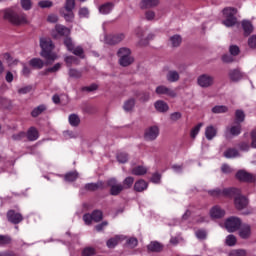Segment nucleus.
Instances as JSON below:
<instances>
[{
    "label": "nucleus",
    "mask_w": 256,
    "mask_h": 256,
    "mask_svg": "<svg viewBox=\"0 0 256 256\" xmlns=\"http://www.w3.org/2000/svg\"><path fill=\"white\" fill-rule=\"evenodd\" d=\"M248 45H249V47H251L252 49H255V47H256V35H253V36H251V37L248 39Z\"/></svg>",
    "instance_id": "69168bd1"
},
{
    "label": "nucleus",
    "mask_w": 256,
    "mask_h": 256,
    "mask_svg": "<svg viewBox=\"0 0 256 256\" xmlns=\"http://www.w3.org/2000/svg\"><path fill=\"white\" fill-rule=\"evenodd\" d=\"M195 235L197 239H207V232L205 230H197Z\"/></svg>",
    "instance_id": "052dcab7"
},
{
    "label": "nucleus",
    "mask_w": 256,
    "mask_h": 256,
    "mask_svg": "<svg viewBox=\"0 0 256 256\" xmlns=\"http://www.w3.org/2000/svg\"><path fill=\"white\" fill-rule=\"evenodd\" d=\"M208 193L209 195H211V197H221V195H226L231 197V195H233L234 193H240V191L236 188H229L224 190L216 188L214 190H209Z\"/></svg>",
    "instance_id": "1a4fd4ad"
},
{
    "label": "nucleus",
    "mask_w": 256,
    "mask_h": 256,
    "mask_svg": "<svg viewBox=\"0 0 256 256\" xmlns=\"http://www.w3.org/2000/svg\"><path fill=\"white\" fill-rule=\"evenodd\" d=\"M64 7L66 11H73L75 9V0H66Z\"/></svg>",
    "instance_id": "4d7b16f0"
},
{
    "label": "nucleus",
    "mask_w": 256,
    "mask_h": 256,
    "mask_svg": "<svg viewBox=\"0 0 256 256\" xmlns=\"http://www.w3.org/2000/svg\"><path fill=\"white\" fill-rule=\"evenodd\" d=\"M228 75L230 80L234 82L241 81V79L244 77L243 72H241L239 69L230 70Z\"/></svg>",
    "instance_id": "aec40b11"
},
{
    "label": "nucleus",
    "mask_w": 256,
    "mask_h": 256,
    "mask_svg": "<svg viewBox=\"0 0 256 256\" xmlns=\"http://www.w3.org/2000/svg\"><path fill=\"white\" fill-rule=\"evenodd\" d=\"M238 229L241 239H249L251 237V225L242 224Z\"/></svg>",
    "instance_id": "f3484780"
},
{
    "label": "nucleus",
    "mask_w": 256,
    "mask_h": 256,
    "mask_svg": "<svg viewBox=\"0 0 256 256\" xmlns=\"http://www.w3.org/2000/svg\"><path fill=\"white\" fill-rule=\"evenodd\" d=\"M65 63L68 65V67H71V65H79V59L75 56H67L65 58Z\"/></svg>",
    "instance_id": "37998d69"
},
{
    "label": "nucleus",
    "mask_w": 256,
    "mask_h": 256,
    "mask_svg": "<svg viewBox=\"0 0 256 256\" xmlns=\"http://www.w3.org/2000/svg\"><path fill=\"white\" fill-rule=\"evenodd\" d=\"M79 17H82V18L89 17V9H87V8H80V10H79Z\"/></svg>",
    "instance_id": "338daca9"
},
{
    "label": "nucleus",
    "mask_w": 256,
    "mask_h": 256,
    "mask_svg": "<svg viewBox=\"0 0 256 256\" xmlns=\"http://www.w3.org/2000/svg\"><path fill=\"white\" fill-rule=\"evenodd\" d=\"M11 237L7 235H0V245H9Z\"/></svg>",
    "instance_id": "13d9d810"
},
{
    "label": "nucleus",
    "mask_w": 256,
    "mask_h": 256,
    "mask_svg": "<svg viewBox=\"0 0 256 256\" xmlns=\"http://www.w3.org/2000/svg\"><path fill=\"white\" fill-rule=\"evenodd\" d=\"M225 243L226 245H228V247H233L237 243V238L235 237V235L230 234L226 237Z\"/></svg>",
    "instance_id": "79ce46f5"
},
{
    "label": "nucleus",
    "mask_w": 256,
    "mask_h": 256,
    "mask_svg": "<svg viewBox=\"0 0 256 256\" xmlns=\"http://www.w3.org/2000/svg\"><path fill=\"white\" fill-rule=\"evenodd\" d=\"M154 107L156 111H159V113H165L169 111V105L163 100L156 101Z\"/></svg>",
    "instance_id": "b1692460"
},
{
    "label": "nucleus",
    "mask_w": 256,
    "mask_h": 256,
    "mask_svg": "<svg viewBox=\"0 0 256 256\" xmlns=\"http://www.w3.org/2000/svg\"><path fill=\"white\" fill-rule=\"evenodd\" d=\"M125 39V34H109L104 36V43L107 45H117V43H121Z\"/></svg>",
    "instance_id": "9b49d317"
},
{
    "label": "nucleus",
    "mask_w": 256,
    "mask_h": 256,
    "mask_svg": "<svg viewBox=\"0 0 256 256\" xmlns=\"http://www.w3.org/2000/svg\"><path fill=\"white\" fill-rule=\"evenodd\" d=\"M246 255L245 250H233L229 253L228 256H244Z\"/></svg>",
    "instance_id": "e2e57ef3"
},
{
    "label": "nucleus",
    "mask_w": 256,
    "mask_h": 256,
    "mask_svg": "<svg viewBox=\"0 0 256 256\" xmlns=\"http://www.w3.org/2000/svg\"><path fill=\"white\" fill-rule=\"evenodd\" d=\"M4 19L12 23L14 27H25L29 21L24 13L17 14V8H7L4 10Z\"/></svg>",
    "instance_id": "f257e3e1"
},
{
    "label": "nucleus",
    "mask_w": 256,
    "mask_h": 256,
    "mask_svg": "<svg viewBox=\"0 0 256 256\" xmlns=\"http://www.w3.org/2000/svg\"><path fill=\"white\" fill-rule=\"evenodd\" d=\"M64 45L69 51H73V48L75 47V44H73V40L69 37L65 38Z\"/></svg>",
    "instance_id": "864d4df0"
},
{
    "label": "nucleus",
    "mask_w": 256,
    "mask_h": 256,
    "mask_svg": "<svg viewBox=\"0 0 256 256\" xmlns=\"http://www.w3.org/2000/svg\"><path fill=\"white\" fill-rule=\"evenodd\" d=\"M63 17L68 23H73V19H75V14L73 13V10L67 11V13H63Z\"/></svg>",
    "instance_id": "3c124183"
},
{
    "label": "nucleus",
    "mask_w": 256,
    "mask_h": 256,
    "mask_svg": "<svg viewBox=\"0 0 256 256\" xmlns=\"http://www.w3.org/2000/svg\"><path fill=\"white\" fill-rule=\"evenodd\" d=\"M163 249V246L161 245V243L159 242H151L149 245H148V251H153V252H159Z\"/></svg>",
    "instance_id": "c9c22d12"
},
{
    "label": "nucleus",
    "mask_w": 256,
    "mask_h": 256,
    "mask_svg": "<svg viewBox=\"0 0 256 256\" xmlns=\"http://www.w3.org/2000/svg\"><path fill=\"white\" fill-rule=\"evenodd\" d=\"M135 182V179L131 176L127 177L124 181H123V187L124 189H131V187H133V183Z\"/></svg>",
    "instance_id": "49530a36"
},
{
    "label": "nucleus",
    "mask_w": 256,
    "mask_h": 256,
    "mask_svg": "<svg viewBox=\"0 0 256 256\" xmlns=\"http://www.w3.org/2000/svg\"><path fill=\"white\" fill-rule=\"evenodd\" d=\"M95 255V248L93 247H86L82 251V256H93Z\"/></svg>",
    "instance_id": "603ef678"
},
{
    "label": "nucleus",
    "mask_w": 256,
    "mask_h": 256,
    "mask_svg": "<svg viewBox=\"0 0 256 256\" xmlns=\"http://www.w3.org/2000/svg\"><path fill=\"white\" fill-rule=\"evenodd\" d=\"M71 34V30L67 26L61 24H56L55 28L52 30V37L54 39H59V37H68Z\"/></svg>",
    "instance_id": "0eeeda50"
},
{
    "label": "nucleus",
    "mask_w": 256,
    "mask_h": 256,
    "mask_svg": "<svg viewBox=\"0 0 256 256\" xmlns=\"http://www.w3.org/2000/svg\"><path fill=\"white\" fill-rule=\"evenodd\" d=\"M159 137V126H150L144 132L146 141H155Z\"/></svg>",
    "instance_id": "f8f14e48"
},
{
    "label": "nucleus",
    "mask_w": 256,
    "mask_h": 256,
    "mask_svg": "<svg viewBox=\"0 0 256 256\" xmlns=\"http://www.w3.org/2000/svg\"><path fill=\"white\" fill-rule=\"evenodd\" d=\"M133 107H135V99H129L124 103L123 109L129 113V111H133Z\"/></svg>",
    "instance_id": "ea45409f"
},
{
    "label": "nucleus",
    "mask_w": 256,
    "mask_h": 256,
    "mask_svg": "<svg viewBox=\"0 0 256 256\" xmlns=\"http://www.w3.org/2000/svg\"><path fill=\"white\" fill-rule=\"evenodd\" d=\"M182 38L180 35H174L170 37V43L172 47H179L181 45Z\"/></svg>",
    "instance_id": "a19ab883"
},
{
    "label": "nucleus",
    "mask_w": 256,
    "mask_h": 256,
    "mask_svg": "<svg viewBox=\"0 0 256 256\" xmlns=\"http://www.w3.org/2000/svg\"><path fill=\"white\" fill-rule=\"evenodd\" d=\"M245 121V112L243 110H236L235 112V123H238L241 125Z\"/></svg>",
    "instance_id": "e433bc0d"
},
{
    "label": "nucleus",
    "mask_w": 256,
    "mask_h": 256,
    "mask_svg": "<svg viewBox=\"0 0 256 256\" xmlns=\"http://www.w3.org/2000/svg\"><path fill=\"white\" fill-rule=\"evenodd\" d=\"M45 109H47L45 107V105H40V106L34 108L31 113L32 117H39V115H41V113H43V111H45Z\"/></svg>",
    "instance_id": "a18cd8bd"
},
{
    "label": "nucleus",
    "mask_w": 256,
    "mask_h": 256,
    "mask_svg": "<svg viewBox=\"0 0 256 256\" xmlns=\"http://www.w3.org/2000/svg\"><path fill=\"white\" fill-rule=\"evenodd\" d=\"M29 65L34 69H43L45 62H43V60L40 58H33L29 61Z\"/></svg>",
    "instance_id": "c756f323"
},
{
    "label": "nucleus",
    "mask_w": 256,
    "mask_h": 256,
    "mask_svg": "<svg viewBox=\"0 0 256 256\" xmlns=\"http://www.w3.org/2000/svg\"><path fill=\"white\" fill-rule=\"evenodd\" d=\"M32 89V86H23L18 89V93L19 95H27V93H31Z\"/></svg>",
    "instance_id": "5fc2aeb1"
},
{
    "label": "nucleus",
    "mask_w": 256,
    "mask_h": 256,
    "mask_svg": "<svg viewBox=\"0 0 256 256\" xmlns=\"http://www.w3.org/2000/svg\"><path fill=\"white\" fill-rule=\"evenodd\" d=\"M210 217L212 219H221V217H225V210L219 206H214L210 209Z\"/></svg>",
    "instance_id": "a211bd4d"
},
{
    "label": "nucleus",
    "mask_w": 256,
    "mask_h": 256,
    "mask_svg": "<svg viewBox=\"0 0 256 256\" xmlns=\"http://www.w3.org/2000/svg\"><path fill=\"white\" fill-rule=\"evenodd\" d=\"M151 182H152V183H156V184L161 183V174H159V173H154V174L152 175Z\"/></svg>",
    "instance_id": "0e129e2a"
},
{
    "label": "nucleus",
    "mask_w": 256,
    "mask_h": 256,
    "mask_svg": "<svg viewBox=\"0 0 256 256\" xmlns=\"http://www.w3.org/2000/svg\"><path fill=\"white\" fill-rule=\"evenodd\" d=\"M70 52L73 53V55H76V57H80V59H85V51L81 46L74 47Z\"/></svg>",
    "instance_id": "72a5a7b5"
},
{
    "label": "nucleus",
    "mask_w": 256,
    "mask_h": 256,
    "mask_svg": "<svg viewBox=\"0 0 256 256\" xmlns=\"http://www.w3.org/2000/svg\"><path fill=\"white\" fill-rule=\"evenodd\" d=\"M227 133H230V135H233V137L241 135V125L235 122L234 125L227 128Z\"/></svg>",
    "instance_id": "cd10ccee"
},
{
    "label": "nucleus",
    "mask_w": 256,
    "mask_h": 256,
    "mask_svg": "<svg viewBox=\"0 0 256 256\" xmlns=\"http://www.w3.org/2000/svg\"><path fill=\"white\" fill-rule=\"evenodd\" d=\"M28 141H37L39 139V132L35 127H31L27 132Z\"/></svg>",
    "instance_id": "c85d7f7f"
},
{
    "label": "nucleus",
    "mask_w": 256,
    "mask_h": 256,
    "mask_svg": "<svg viewBox=\"0 0 256 256\" xmlns=\"http://www.w3.org/2000/svg\"><path fill=\"white\" fill-rule=\"evenodd\" d=\"M131 173L132 175L137 176L145 175V173H147V168L145 166H136L131 170Z\"/></svg>",
    "instance_id": "f704fd0d"
},
{
    "label": "nucleus",
    "mask_w": 256,
    "mask_h": 256,
    "mask_svg": "<svg viewBox=\"0 0 256 256\" xmlns=\"http://www.w3.org/2000/svg\"><path fill=\"white\" fill-rule=\"evenodd\" d=\"M7 219L10 221V223L17 225L23 221V216L21 213L15 212V210H9L7 213Z\"/></svg>",
    "instance_id": "dca6fc26"
},
{
    "label": "nucleus",
    "mask_w": 256,
    "mask_h": 256,
    "mask_svg": "<svg viewBox=\"0 0 256 256\" xmlns=\"http://www.w3.org/2000/svg\"><path fill=\"white\" fill-rule=\"evenodd\" d=\"M64 139H77L78 134L77 132H73L71 130H66L63 132Z\"/></svg>",
    "instance_id": "de8ad7c7"
},
{
    "label": "nucleus",
    "mask_w": 256,
    "mask_h": 256,
    "mask_svg": "<svg viewBox=\"0 0 256 256\" xmlns=\"http://www.w3.org/2000/svg\"><path fill=\"white\" fill-rule=\"evenodd\" d=\"M201 127H203V123H199L194 128H192V130L190 132V137L192 139H195V137H197V135H199V131H201Z\"/></svg>",
    "instance_id": "c03bdc74"
},
{
    "label": "nucleus",
    "mask_w": 256,
    "mask_h": 256,
    "mask_svg": "<svg viewBox=\"0 0 256 256\" xmlns=\"http://www.w3.org/2000/svg\"><path fill=\"white\" fill-rule=\"evenodd\" d=\"M148 187L149 185L143 179L136 181L134 184V190H136L138 193H143V191L147 190Z\"/></svg>",
    "instance_id": "393cba45"
},
{
    "label": "nucleus",
    "mask_w": 256,
    "mask_h": 256,
    "mask_svg": "<svg viewBox=\"0 0 256 256\" xmlns=\"http://www.w3.org/2000/svg\"><path fill=\"white\" fill-rule=\"evenodd\" d=\"M239 227H241V219L238 217H230L225 221V229L228 233H235V231H239Z\"/></svg>",
    "instance_id": "423d86ee"
},
{
    "label": "nucleus",
    "mask_w": 256,
    "mask_h": 256,
    "mask_svg": "<svg viewBox=\"0 0 256 256\" xmlns=\"http://www.w3.org/2000/svg\"><path fill=\"white\" fill-rule=\"evenodd\" d=\"M157 95H167V97H171L172 99H175L177 97V92L165 85H160L155 90Z\"/></svg>",
    "instance_id": "ddd939ff"
},
{
    "label": "nucleus",
    "mask_w": 256,
    "mask_h": 256,
    "mask_svg": "<svg viewBox=\"0 0 256 256\" xmlns=\"http://www.w3.org/2000/svg\"><path fill=\"white\" fill-rule=\"evenodd\" d=\"M251 139H252L251 145H252V147H253L254 149H256V130H253V131L251 132Z\"/></svg>",
    "instance_id": "774afa93"
},
{
    "label": "nucleus",
    "mask_w": 256,
    "mask_h": 256,
    "mask_svg": "<svg viewBox=\"0 0 256 256\" xmlns=\"http://www.w3.org/2000/svg\"><path fill=\"white\" fill-rule=\"evenodd\" d=\"M229 111V107L225 105H216L212 108V113L219 114V113H227Z\"/></svg>",
    "instance_id": "4c0bfd02"
},
{
    "label": "nucleus",
    "mask_w": 256,
    "mask_h": 256,
    "mask_svg": "<svg viewBox=\"0 0 256 256\" xmlns=\"http://www.w3.org/2000/svg\"><path fill=\"white\" fill-rule=\"evenodd\" d=\"M125 239L123 236H116L114 238H111L107 241L106 245L109 249H114V247H117L121 241Z\"/></svg>",
    "instance_id": "bb28decb"
},
{
    "label": "nucleus",
    "mask_w": 256,
    "mask_h": 256,
    "mask_svg": "<svg viewBox=\"0 0 256 256\" xmlns=\"http://www.w3.org/2000/svg\"><path fill=\"white\" fill-rule=\"evenodd\" d=\"M40 47L42 49L41 57L46 60L47 65L57 60V54L53 53V49H55V46L53 45V41H51V39L41 38Z\"/></svg>",
    "instance_id": "f03ea898"
},
{
    "label": "nucleus",
    "mask_w": 256,
    "mask_h": 256,
    "mask_svg": "<svg viewBox=\"0 0 256 256\" xmlns=\"http://www.w3.org/2000/svg\"><path fill=\"white\" fill-rule=\"evenodd\" d=\"M87 191H97V189H103V182L88 183L85 185Z\"/></svg>",
    "instance_id": "2f4dec72"
},
{
    "label": "nucleus",
    "mask_w": 256,
    "mask_h": 256,
    "mask_svg": "<svg viewBox=\"0 0 256 256\" xmlns=\"http://www.w3.org/2000/svg\"><path fill=\"white\" fill-rule=\"evenodd\" d=\"M114 7H115V4H113L112 2H107L105 4H102L99 7V13H101V15H109V13L113 11Z\"/></svg>",
    "instance_id": "412c9836"
},
{
    "label": "nucleus",
    "mask_w": 256,
    "mask_h": 256,
    "mask_svg": "<svg viewBox=\"0 0 256 256\" xmlns=\"http://www.w3.org/2000/svg\"><path fill=\"white\" fill-rule=\"evenodd\" d=\"M117 161L118 163H127V161H129V156L125 152H120L117 155Z\"/></svg>",
    "instance_id": "8fccbe9b"
},
{
    "label": "nucleus",
    "mask_w": 256,
    "mask_h": 256,
    "mask_svg": "<svg viewBox=\"0 0 256 256\" xmlns=\"http://www.w3.org/2000/svg\"><path fill=\"white\" fill-rule=\"evenodd\" d=\"M197 85L201 89H209L215 85V76L211 74H201L197 77Z\"/></svg>",
    "instance_id": "39448f33"
},
{
    "label": "nucleus",
    "mask_w": 256,
    "mask_h": 256,
    "mask_svg": "<svg viewBox=\"0 0 256 256\" xmlns=\"http://www.w3.org/2000/svg\"><path fill=\"white\" fill-rule=\"evenodd\" d=\"M222 15L224 18L222 23L225 27H233L237 25V17H235V15H237V9L231 7L224 8Z\"/></svg>",
    "instance_id": "20e7f679"
},
{
    "label": "nucleus",
    "mask_w": 256,
    "mask_h": 256,
    "mask_svg": "<svg viewBox=\"0 0 256 256\" xmlns=\"http://www.w3.org/2000/svg\"><path fill=\"white\" fill-rule=\"evenodd\" d=\"M79 177V174L77 172H70L65 175V181H68V183H71L75 181Z\"/></svg>",
    "instance_id": "09e8293b"
},
{
    "label": "nucleus",
    "mask_w": 256,
    "mask_h": 256,
    "mask_svg": "<svg viewBox=\"0 0 256 256\" xmlns=\"http://www.w3.org/2000/svg\"><path fill=\"white\" fill-rule=\"evenodd\" d=\"M103 219V212L96 210L92 214H85L83 216V221L86 225H91V221H95V223H99Z\"/></svg>",
    "instance_id": "9d476101"
},
{
    "label": "nucleus",
    "mask_w": 256,
    "mask_h": 256,
    "mask_svg": "<svg viewBox=\"0 0 256 256\" xmlns=\"http://www.w3.org/2000/svg\"><path fill=\"white\" fill-rule=\"evenodd\" d=\"M241 25L244 31V35H246V37L251 35V33H253V23H251V21L242 20Z\"/></svg>",
    "instance_id": "4be33fe9"
},
{
    "label": "nucleus",
    "mask_w": 256,
    "mask_h": 256,
    "mask_svg": "<svg viewBox=\"0 0 256 256\" xmlns=\"http://www.w3.org/2000/svg\"><path fill=\"white\" fill-rule=\"evenodd\" d=\"M117 56L119 57V65L121 67H129L135 61V58L131 55V49L129 48H120L117 52Z\"/></svg>",
    "instance_id": "7ed1b4c3"
},
{
    "label": "nucleus",
    "mask_w": 256,
    "mask_h": 256,
    "mask_svg": "<svg viewBox=\"0 0 256 256\" xmlns=\"http://www.w3.org/2000/svg\"><path fill=\"white\" fill-rule=\"evenodd\" d=\"M11 99L6 98V97H0V107L3 109H11Z\"/></svg>",
    "instance_id": "58836bf2"
},
{
    "label": "nucleus",
    "mask_w": 256,
    "mask_h": 256,
    "mask_svg": "<svg viewBox=\"0 0 256 256\" xmlns=\"http://www.w3.org/2000/svg\"><path fill=\"white\" fill-rule=\"evenodd\" d=\"M108 187H110V195L117 196L123 191V184L117 182V179L111 178L107 181Z\"/></svg>",
    "instance_id": "6e6552de"
},
{
    "label": "nucleus",
    "mask_w": 256,
    "mask_h": 256,
    "mask_svg": "<svg viewBox=\"0 0 256 256\" xmlns=\"http://www.w3.org/2000/svg\"><path fill=\"white\" fill-rule=\"evenodd\" d=\"M82 73L79 70L76 69H70L69 70V77H73L74 79H79L81 77Z\"/></svg>",
    "instance_id": "bf43d9fd"
},
{
    "label": "nucleus",
    "mask_w": 256,
    "mask_h": 256,
    "mask_svg": "<svg viewBox=\"0 0 256 256\" xmlns=\"http://www.w3.org/2000/svg\"><path fill=\"white\" fill-rule=\"evenodd\" d=\"M68 121L72 127H78L79 123H81V118L77 114H71Z\"/></svg>",
    "instance_id": "473e14b6"
},
{
    "label": "nucleus",
    "mask_w": 256,
    "mask_h": 256,
    "mask_svg": "<svg viewBox=\"0 0 256 256\" xmlns=\"http://www.w3.org/2000/svg\"><path fill=\"white\" fill-rule=\"evenodd\" d=\"M234 204L238 211H242V209H245L249 205V199L245 196L238 195L234 199Z\"/></svg>",
    "instance_id": "2eb2a0df"
},
{
    "label": "nucleus",
    "mask_w": 256,
    "mask_h": 256,
    "mask_svg": "<svg viewBox=\"0 0 256 256\" xmlns=\"http://www.w3.org/2000/svg\"><path fill=\"white\" fill-rule=\"evenodd\" d=\"M21 6L25 11L31 9V0H21Z\"/></svg>",
    "instance_id": "680f3d73"
},
{
    "label": "nucleus",
    "mask_w": 256,
    "mask_h": 256,
    "mask_svg": "<svg viewBox=\"0 0 256 256\" xmlns=\"http://www.w3.org/2000/svg\"><path fill=\"white\" fill-rule=\"evenodd\" d=\"M39 7L42 9H47L49 7H53V2L50 0H42L38 3Z\"/></svg>",
    "instance_id": "6e6d98bb"
},
{
    "label": "nucleus",
    "mask_w": 256,
    "mask_h": 256,
    "mask_svg": "<svg viewBox=\"0 0 256 256\" xmlns=\"http://www.w3.org/2000/svg\"><path fill=\"white\" fill-rule=\"evenodd\" d=\"M224 157H226V159H235V157H239V151L234 148H229L224 152Z\"/></svg>",
    "instance_id": "7c9ffc66"
},
{
    "label": "nucleus",
    "mask_w": 256,
    "mask_h": 256,
    "mask_svg": "<svg viewBox=\"0 0 256 256\" xmlns=\"http://www.w3.org/2000/svg\"><path fill=\"white\" fill-rule=\"evenodd\" d=\"M159 0H142L140 3L141 9H151V7H157Z\"/></svg>",
    "instance_id": "a878e982"
},
{
    "label": "nucleus",
    "mask_w": 256,
    "mask_h": 256,
    "mask_svg": "<svg viewBox=\"0 0 256 256\" xmlns=\"http://www.w3.org/2000/svg\"><path fill=\"white\" fill-rule=\"evenodd\" d=\"M205 137L207 141H213L217 137V128L213 125H209L205 128Z\"/></svg>",
    "instance_id": "6ab92c4d"
},
{
    "label": "nucleus",
    "mask_w": 256,
    "mask_h": 256,
    "mask_svg": "<svg viewBox=\"0 0 256 256\" xmlns=\"http://www.w3.org/2000/svg\"><path fill=\"white\" fill-rule=\"evenodd\" d=\"M236 178L239 181H244L246 183H253L255 181V175L245 171V170H240L236 173Z\"/></svg>",
    "instance_id": "4468645a"
},
{
    "label": "nucleus",
    "mask_w": 256,
    "mask_h": 256,
    "mask_svg": "<svg viewBox=\"0 0 256 256\" xmlns=\"http://www.w3.org/2000/svg\"><path fill=\"white\" fill-rule=\"evenodd\" d=\"M180 77L181 76L179 75V72H177L176 70H170L166 74V79L169 83H177V81H179Z\"/></svg>",
    "instance_id": "5701e85b"
}]
</instances>
